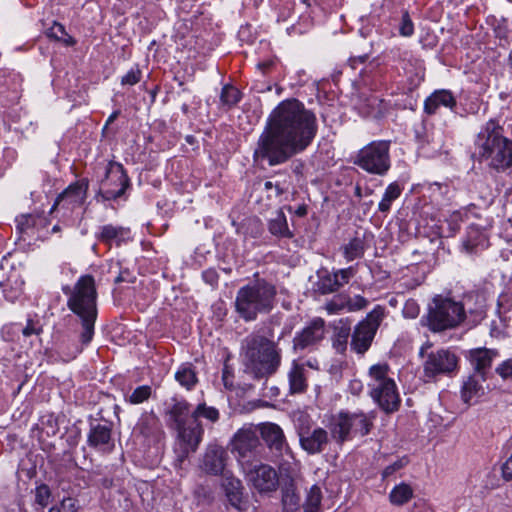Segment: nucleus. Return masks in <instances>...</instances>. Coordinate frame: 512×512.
<instances>
[{
  "mask_svg": "<svg viewBox=\"0 0 512 512\" xmlns=\"http://www.w3.org/2000/svg\"><path fill=\"white\" fill-rule=\"evenodd\" d=\"M229 503L239 511L246 510L247 502L243 499V486L239 479L224 475L221 484Z\"/></svg>",
  "mask_w": 512,
  "mask_h": 512,
  "instance_id": "b1692460",
  "label": "nucleus"
},
{
  "mask_svg": "<svg viewBox=\"0 0 512 512\" xmlns=\"http://www.w3.org/2000/svg\"><path fill=\"white\" fill-rule=\"evenodd\" d=\"M404 190V185L398 181L390 183L382 196L381 201L378 204V210L382 214H387L391 210V206L395 200H397Z\"/></svg>",
  "mask_w": 512,
  "mask_h": 512,
  "instance_id": "72a5a7b5",
  "label": "nucleus"
},
{
  "mask_svg": "<svg viewBox=\"0 0 512 512\" xmlns=\"http://www.w3.org/2000/svg\"><path fill=\"white\" fill-rule=\"evenodd\" d=\"M175 380L186 390L190 391L198 384L196 367L190 363H182L175 372Z\"/></svg>",
  "mask_w": 512,
  "mask_h": 512,
  "instance_id": "7c9ffc66",
  "label": "nucleus"
},
{
  "mask_svg": "<svg viewBox=\"0 0 512 512\" xmlns=\"http://www.w3.org/2000/svg\"><path fill=\"white\" fill-rule=\"evenodd\" d=\"M355 412L340 411L330 421L332 438L338 445L355 438Z\"/></svg>",
  "mask_w": 512,
  "mask_h": 512,
  "instance_id": "f3484780",
  "label": "nucleus"
},
{
  "mask_svg": "<svg viewBox=\"0 0 512 512\" xmlns=\"http://www.w3.org/2000/svg\"><path fill=\"white\" fill-rule=\"evenodd\" d=\"M389 150L390 141H372L358 151L353 163L369 174L383 176L391 167Z\"/></svg>",
  "mask_w": 512,
  "mask_h": 512,
  "instance_id": "9d476101",
  "label": "nucleus"
},
{
  "mask_svg": "<svg viewBox=\"0 0 512 512\" xmlns=\"http://www.w3.org/2000/svg\"><path fill=\"white\" fill-rule=\"evenodd\" d=\"M402 312L405 318L415 319L419 315L420 307L415 300L410 299L406 301Z\"/></svg>",
  "mask_w": 512,
  "mask_h": 512,
  "instance_id": "4d7b16f0",
  "label": "nucleus"
},
{
  "mask_svg": "<svg viewBox=\"0 0 512 512\" xmlns=\"http://www.w3.org/2000/svg\"><path fill=\"white\" fill-rule=\"evenodd\" d=\"M242 92L232 84H225L220 92V108L229 111L237 106L242 99Z\"/></svg>",
  "mask_w": 512,
  "mask_h": 512,
  "instance_id": "f704fd0d",
  "label": "nucleus"
},
{
  "mask_svg": "<svg viewBox=\"0 0 512 512\" xmlns=\"http://www.w3.org/2000/svg\"><path fill=\"white\" fill-rule=\"evenodd\" d=\"M385 317L386 308L382 305H376L364 319L354 326L350 341L352 352L360 357L368 352Z\"/></svg>",
  "mask_w": 512,
  "mask_h": 512,
  "instance_id": "1a4fd4ad",
  "label": "nucleus"
},
{
  "mask_svg": "<svg viewBox=\"0 0 512 512\" xmlns=\"http://www.w3.org/2000/svg\"><path fill=\"white\" fill-rule=\"evenodd\" d=\"M441 107L456 112L457 100L452 91L448 89H438L432 92L425 100L423 112L428 116L438 113Z\"/></svg>",
  "mask_w": 512,
  "mask_h": 512,
  "instance_id": "aec40b11",
  "label": "nucleus"
},
{
  "mask_svg": "<svg viewBox=\"0 0 512 512\" xmlns=\"http://www.w3.org/2000/svg\"><path fill=\"white\" fill-rule=\"evenodd\" d=\"M367 378L368 394L374 403L386 414L397 412L401 397L389 364L382 362L370 366Z\"/></svg>",
  "mask_w": 512,
  "mask_h": 512,
  "instance_id": "423d86ee",
  "label": "nucleus"
},
{
  "mask_svg": "<svg viewBox=\"0 0 512 512\" xmlns=\"http://www.w3.org/2000/svg\"><path fill=\"white\" fill-rule=\"evenodd\" d=\"M233 378L234 375L232 373L231 368L227 364H225L222 371V381L225 388L229 390H232L234 388Z\"/></svg>",
  "mask_w": 512,
  "mask_h": 512,
  "instance_id": "e2e57ef3",
  "label": "nucleus"
},
{
  "mask_svg": "<svg viewBox=\"0 0 512 512\" xmlns=\"http://www.w3.org/2000/svg\"><path fill=\"white\" fill-rule=\"evenodd\" d=\"M62 292L67 297L68 309L79 319L82 328L79 335L80 345H74L73 351L69 354L75 358L94 337L98 316V292L95 279L90 274L81 275L73 286H63Z\"/></svg>",
  "mask_w": 512,
  "mask_h": 512,
  "instance_id": "f03ea898",
  "label": "nucleus"
},
{
  "mask_svg": "<svg viewBox=\"0 0 512 512\" xmlns=\"http://www.w3.org/2000/svg\"><path fill=\"white\" fill-rule=\"evenodd\" d=\"M325 309L328 314H337L340 311L347 310L346 295H336L325 305Z\"/></svg>",
  "mask_w": 512,
  "mask_h": 512,
  "instance_id": "de8ad7c7",
  "label": "nucleus"
},
{
  "mask_svg": "<svg viewBox=\"0 0 512 512\" xmlns=\"http://www.w3.org/2000/svg\"><path fill=\"white\" fill-rule=\"evenodd\" d=\"M276 62L273 59H266L257 64L258 70L262 73V75H268L275 68Z\"/></svg>",
  "mask_w": 512,
  "mask_h": 512,
  "instance_id": "774afa93",
  "label": "nucleus"
},
{
  "mask_svg": "<svg viewBox=\"0 0 512 512\" xmlns=\"http://www.w3.org/2000/svg\"><path fill=\"white\" fill-rule=\"evenodd\" d=\"M131 437L134 445L151 448L163 444L165 433L156 414L145 412L134 426Z\"/></svg>",
  "mask_w": 512,
  "mask_h": 512,
  "instance_id": "f8f14e48",
  "label": "nucleus"
},
{
  "mask_svg": "<svg viewBox=\"0 0 512 512\" xmlns=\"http://www.w3.org/2000/svg\"><path fill=\"white\" fill-rule=\"evenodd\" d=\"M16 228L21 234L30 237L49 226V219L44 213L21 214L16 217Z\"/></svg>",
  "mask_w": 512,
  "mask_h": 512,
  "instance_id": "5701e85b",
  "label": "nucleus"
},
{
  "mask_svg": "<svg viewBox=\"0 0 512 512\" xmlns=\"http://www.w3.org/2000/svg\"><path fill=\"white\" fill-rule=\"evenodd\" d=\"M289 393L291 395L303 394L308 389L306 370L303 364L293 360L288 372Z\"/></svg>",
  "mask_w": 512,
  "mask_h": 512,
  "instance_id": "cd10ccee",
  "label": "nucleus"
},
{
  "mask_svg": "<svg viewBox=\"0 0 512 512\" xmlns=\"http://www.w3.org/2000/svg\"><path fill=\"white\" fill-rule=\"evenodd\" d=\"M52 493L46 484H41L35 489V503L43 510L49 503Z\"/></svg>",
  "mask_w": 512,
  "mask_h": 512,
  "instance_id": "49530a36",
  "label": "nucleus"
},
{
  "mask_svg": "<svg viewBox=\"0 0 512 512\" xmlns=\"http://www.w3.org/2000/svg\"><path fill=\"white\" fill-rule=\"evenodd\" d=\"M300 443L302 448H321L328 442V432L323 428H316L312 433H300Z\"/></svg>",
  "mask_w": 512,
  "mask_h": 512,
  "instance_id": "ea45409f",
  "label": "nucleus"
},
{
  "mask_svg": "<svg viewBox=\"0 0 512 512\" xmlns=\"http://www.w3.org/2000/svg\"><path fill=\"white\" fill-rule=\"evenodd\" d=\"M219 411L212 406H207L205 402L199 403L196 408L191 412V419L193 423H200V419L204 418L211 423H215L219 420Z\"/></svg>",
  "mask_w": 512,
  "mask_h": 512,
  "instance_id": "79ce46f5",
  "label": "nucleus"
},
{
  "mask_svg": "<svg viewBox=\"0 0 512 512\" xmlns=\"http://www.w3.org/2000/svg\"><path fill=\"white\" fill-rule=\"evenodd\" d=\"M339 289L337 276H334L333 274L322 276L318 282V290L321 294H330L338 291Z\"/></svg>",
  "mask_w": 512,
  "mask_h": 512,
  "instance_id": "a18cd8bd",
  "label": "nucleus"
},
{
  "mask_svg": "<svg viewBox=\"0 0 512 512\" xmlns=\"http://www.w3.org/2000/svg\"><path fill=\"white\" fill-rule=\"evenodd\" d=\"M495 372L503 379V380H511L512 381V358L503 361L499 364Z\"/></svg>",
  "mask_w": 512,
  "mask_h": 512,
  "instance_id": "5fc2aeb1",
  "label": "nucleus"
},
{
  "mask_svg": "<svg viewBox=\"0 0 512 512\" xmlns=\"http://www.w3.org/2000/svg\"><path fill=\"white\" fill-rule=\"evenodd\" d=\"M399 33L403 37H410L414 34V24L407 10L402 13Z\"/></svg>",
  "mask_w": 512,
  "mask_h": 512,
  "instance_id": "3c124183",
  "label": "nucleus"
},
{
  "mask_svg": "<svg viewBox=\"0 0 512 512\" xmlns=\"http://www.w3.org/2000/svg\"><path fill=\"white\" fill-rule=\"evenodd\" d=\"M474 146L478 161H486L491 169L500 173L512 168V139L504 136V128L496 119L481 127Z\"/></svg>",
  "mask_w": 512,
  "mask_h": 512,
  "instance_id": "20e7f679",
  "label": "nucleus"
},
{
  "mask_svg": "<svg viewBox=\"0 0 512 512\" xmlns=\"http://www.w3.org/2000/svg\"><path fill=\"white\" fill-rule=\"evenodd\" d=\"M264 189L268 192V197H278L283 194V189L280 187L278 183L274 184L271 181H266L264 183Z\"/></svg>",
  "mask_w": 512,
  "mask_h": 512,
  "instance_id": "69168bd1",
  "label": "nucleus"
},
{
  "mask_svg": "<svg viewBox=\"0 0 512 512\" xmlns=\"http://www.w3.org/2000/svg\"><path fill=\"white\" fill-rule=\"evenodd\" d=\"M113 423L105 421L104 423H91L88 433V443L97 447L101 445H109L112 440Z\"/></svg>",
  "mask_w": 512,
  "mask_h": 512,
  "instance_id": "c85d7f7f",
  "label": "nucleus"
},
{
  "mask_svg": "<svg viewBox=\"0 0 512 512\" xmlns=\"http://www.w3.org/2000/svg\"><path fill=\"white\" fill-rule=\"evenodd\" d=\"M136 281V276L128 269H121L118 276L115 278L114 282L116 284L119 283H134Z\"/></svg>",
  "mask_w": 512,
  "mask_h": 512,
  "instance_id": "052dcab7",
  "label": "nucleus"
},
{
  "mask_svg": "<svg viewBox=\"0 0 512 512\" xmlns=\"http://www.w3.org/2000/svg\"><path fill=\"white\" fill-rule=\"evenodd\" d=\"M500 487V479L495 472H489L484 480V488L494 490Z\"/></svg>",
  "mask_w": 512,
  "mask_h": 512,
  "instance_id": "680f3d73",
  "label": "nucleus"
},
{
  "mask_svg": "<svg viewBox=\"0 0 512 512\" xmlns=\"http://www.w3.org/2000/svg\"><path fill=\"white\" fill-rule=\"evenodd\" d=\"M334 276H337V280L339 282V288L347 284L350 279L355 275V270L352 266L344 269H339L333 273Z\"/></svg>",
  "mask_w": 512,
  "mask_h": 512,
  "instance_id": "6e6d98bb",
  "label": "nucleus"
},
{
  "mask_svg": "<svg viewBox=\"0 0 512 512\" xmlns=\"http://www.w3.org/2000/svg\"><path fill=\"white\" fill-rule=\"evenodd\" d=\"M130 178L124 166L111 160L105 168V176L99 183V189L95 195L97 201H115L125 196L130 188Z\"/></svg>",
  "mask_w": 512,
  "mask_h": 512,
  "instance_id": "9b49d317",
  "label": "nucleus"
},
{
  "mask_svg": "<svg viewBox=\"0 0 512 512\" xmlns=\"http://www.w3.org/2000/svg\"><path fill=\"white\" fill-rule=\"evenodd\" d=\"M269 232L280 238H292L293 232L289 229L287 219L283 211H278L276 217L271 219L268 223Z\"/></svg>",
  "mask_w": 512,
  "mask_h": 512,
  "instance_id": "e433bc0d",
  "label": "nucleus"
},
{
  "mask_svg": "<svg viewBox=\"0 0 512 512\" xmlns=\"http://www.w3.org/2000/svg\"><path fill=\"white\" fill-rule=\"evenodd\" d=\"M463 221V214L461 211H454L447 218L446 222L448 225L447 237H452L460 230L461 222Z\"/></svg>",
  "mask_w": 512,
  "mask_h": 512,
  "instance_id": "8fccbe9b",
  "label": "nucleus"
},
{
  "mask_svg": "<svg viewBox=\"0 0 512 512\" xmlns=\"http://www.w3.org/2000/svg\"><path fill=\"white\" fill-rule=\"evenodd\" d=\"M282 332L277 341L273 338V329H268L266 334L259 331L249 334L242 344V350L247 369L256 379L268 378L274 375L282 363V349L279 341L284 337Z\"/></svg>",
  "mask_w": 512,
  "mask_h": 512,
  "instance_id": "7ed1b4c3",
  "label": "nucleus"
},
{
  "mask_svg": "<svg viewBox=\"0 0 512 512\" xmlns=\"http://www.w3.org/2000/svg\"><path fill=\"white\" fill-rule=\"evenodd\" d=\"M259 434L268 448H283L285 436L280 426L264 423L259 426Z\"/></svg>",
  "mask_w": 512,
  "mask_h": 512,
  "instance_id": "c756f323",
  "label": "nucleus"
},
{
  "mask_svg": "<svg viewBox=\"0 0 512 512\" xmlns=\"http://www.w3.org/2000/svg\"><path fill=\"white\" fill-rule=\"evenodd\" d=\"M346 300H347V311H349V312L363 310L369 304V301L361 295H356L353 298L346 296Z\"/></svg>",
  "mask_w": 512,
  "mask_h": 512,
  "instance_id": "603ef678",
  "label": "nucleus"
},
{
  "mask_svg": "<svg viewBox=\"0 0 512 512\" xmlns=\"http://www.w3.org/2000/svg\"><path fill=\"white\" fill-rule=\"evenodd\" d=\"M259 428L253 424L244 425L232 438V448H257L259 444Z\"/></svg>",
  "mask_w": 512,
  "mask_h": 512,
  "instance_id": "bb28decb",
  "label": "nucleus"
},
{
  "mask_svg": "<svg viewBox=\"0 0 512 512\" xmlns=\"http://www.w3.org/2000/svg\"><path fill=\"white\" fill-rule=\"evenodd\" d=\"M351 333V322L348 318L340 319L334 326L331 341L333 349L338 354L344 355L346 353Z\"/></svg>",
  "mask_w": 512,
  "mask_h": 512,
  "instance_id": "a878e982",
  "label": "nucleus"
},
{
  "mask_svg": "<svg viewBox=\"0 0 512 512\" xmlns=\"http://www.w3.org/2000/svg\"><path fill=\"white\" fill-rule=\"evenodd\" d=\"M277 288L265 278L254 274V280L237 291L235 312L245 322H252L259 314L270 313L276 304Z\"/></svg>",
  "mask_w": 512,
  "mask_h": 512,
  "instance_id": "39448f33",
  "label": "nucleus"
},
{
  "mask_svg": "<svg viewBox=\"0 0 512 512\" xmlns=\"http://www.w3.org/2000/svg\"><path fill=\"white\" fill-rule=\"evenodd\" d=\"M457 355L449 349L430 352L423 363V374L428 380L453 373L458 366Z\"/></svg>",
  "mask_w": 512,
  "mask_h": 512,
  "instance_id": "4468645a",
  "label": "nucleus"
},
{
  "mask_svg": "<svg viewBox=\"0 0 512 512\" xmlns=\"http://www.w3.org/2000/svg\"><path fill=\"white\" fill-rule=\"evenodd\" d=\"M501 473L505 481L512 480V454L501 465Z\"/></svg>",
  "mask_w": 512,
  "mask_h": 512,
  "instance_id": "338daca9",
  "label": "nucleus"
},
{
  "mask_svg": "<svg viewBox=\"0 0 512 512\" xmlns=\"http://www.w3.org/2000/svg\"><path fill=\"white\" fill-rule=\"evenodd\" d=\"M489 293L485 288H475L463 294L458 304L462 306L464 325L473 328L487 316Z\"/></svg>",
  "mask_w": 512,
  "mask_h": 512,
  "instance_id": "ddd939ff",
  "label": "nucleus"
},
{
  "mask_svg": "<svg viewBox=\"0 0 512 512\" xmlns=\"http://www.w3.org/2000/svg\"><path fill=\"white\" fill-rule=\"evenodd\" d=\"M414 496V490L410 484L401 482L396 485L389 493V501L392 505L403 506Z\"/></svg>",
  "mask_w": 512,
  "mask_h": 512,
  "instance_id": "4c0bfd02",
  "label": "nucleus"
},
{
  "mask_svg": "<svg viewBox=\"0 0 512 512\" xmlns=\"http://www.w3.org/2000/svg\"><path fill=\"white\" fill-rule=\"evenodd\" d=\"M88 187L89 181L85 178L71 183L57 196L51 212L62 210L65 216L73 213L76 209H80L86 200Z\"/></svg>",
  "mask_w": 512,
  "mask_h": 512,
  "instance_id": "2eb2a0df",
  "label": "nucleus"
},
{
  "mask_svg": "<svg viewBox=\"0 0 512 512\" xmlns=\"http://www.w3.org/2000/svg\"><path fill=\"white\" fill-rule=\"evenodd\" d=\"M375 418V411H370L369 413H364L363 411L355 412V437L368 435L374 426Z\"/></svg>",
  "mask_w": 512,
  "mask_h": 512,
  "instance_id": "58836bf2",
  "label": "nucleus"
},
{
  "mask_svg": "<svg viewBox=\"0 0 512 512\" xmlns=\"http://www.w3.org/2000/svg\"><path fill=\"white\" fill-rule=\"evenodd\" d=\"M512 307L511 300L508 295H500L497 301V313L502 319L503 315L510 311Z\"/></svg>",
  "mask_w": 512,
  "mask_h": 512,
  "instance_id": "13d9d810",
  "label": "nucleus"
},
{
  "mask_svg": "<svg viewBox=\"0 0 512 512\" xmlns=\"http://www.w3.org/2000/svg\"><path fill=\"white\" fill-rule=\"evenodd\" d=\"M142 77V72L138 65L131 68L122 78H121V84L122 85H135L137 84Z\"/></svg>",
  "mask_w": 512,
  "mask_h": 512,
  "instance_id": "864d4df0",
  "label": "nucleus"
},
{
  "mask_svg": "<svg viewBox=\"0 0 512 512\" xmlns=\"http://www.w3.org/2000/svg\"><path fill=\"white\" fill-rule=\"evenodd\" d=\"M95 238L98 242L109 247H111L112 244L120 246L131 240V230L123 226L106 224L98 228V231L95 233Z\"/></svg>",
  "mask_w": 512,
  "mask_h": 512,
  "instance_id": "4be33fe9",
  "label": "nucleus"
},
{
  "mask_svg": "<svg viewBox=\"0 0 512 512\" xmlns=\"http://www.w3.org/2000/svg\"><path fill=\"white\" fill-rule=\"evenodd\" d=\"M373 235L368 231L356 230L353 237L340 247V251L346 261L351 262L364 256L370 247L369 242Z\"/></svg>",
  "mask_w": 512,
  "mask_h": 512,
  "instance_id": "6ab92c4d",
  "label": "nucleus"
},
{
  "mask_svg": "<svg viewBox=\"0 0 512 512\" xmlns=\"http://www.w3.org/2000/svg\"><path fill=\"white\" fill-rule=\"evenodd\" d=\"M190 403L183 397L174 396L165 410L167 424L176 430L177 437L181 443L196 448L203 435L201 423H193V419L188 422V416H191Z\"/></svg>",
  "mask_w": 512,
  "mask_h": 512,
  "instance_id": "0eeeda50",
  "label": "nucleus"
},
{
  "mask_svg": "<svg viewBox=\"0 0 512 512\" xmlns=\"http://www.w3.org/2000/svg\"><path fill=\"white\" fill-rule=\"evenodd\" d=\"M58 429L59 428H58L57 421L53 417V415L47 416L46 419H45V417H43L41 419L40 427H38L36 430L38 433L39 441L44 446L43 448H54L55 447V444L45 442L44 434L47 437H49L51 435H55L58 432Z\"/></svg>",
  "mask_w": 512,
  "mask_h": 512,
  "instance_id": "a19ab883",
  "label": "nucleus"
},
{
  "mask_svg": "<svg viewBox=\"0 0 512 512\" xmlns=\"http://www.w3.org/2000/svg\"><path fill=\"white\" fill-rule=\"evenodd\" d=\"M10 330H15L14 332L16 334L22 333L25 337L39 335L42 332V329L37 327L32 319H28L25 327H22L20 324L16 323L3 326L1 333L5 341H14V337L10 336Z\"/></svg>",
  "mask_w": 512,
  "mask_h": 512,
  "instance_id": "c9c22d12",
  "label": "nucleus"
},
{
  "mask_svg": "<svg viewBox=\"0 0 512 512\" xmlns=\"http://www.w3.org/2000/svg\"><path fill=\"white\" fill-rule=\"evenodd\" d=\"M202 467L208 473H222L225 467V450H207Z\"/></svg>",
  "mask_w": 512,
  "mask_h": 512,
  "instance_id": "473e14b6",
  "label": "nucleus"
},
{
  "mask_svg": "<svg viewBox=\"0 0 512 512\" xmlns=\"http://www.w3.org/2000/svg\"><path fill=\"white\" fill-rule=\"evenodd\" d=\"M488 246V239L482 229L476 225L467 228L462 240V250L468 254H478Z\"/></svg>",
  "mask_w": 512,
  "mask_h": 512,
  "instance_id": "393cba45",
  "label": "nucleus"
},
{
  "mask_svg": "<svg viewBox=\"0 0 512 512\" xmlns=\"http://www.w3.org/2000/svg\"><path fill=\"white\" fill-rule=\"evenodd\" d=\"M322 492L317 485H313L303 504L304 512H321Z\"/></svg>",
  "mask_w": 512,
  "mask_h": 512,
  "instance_id": "37998d69",
  "label": "nucleus"
},
{
  "mask_svg": "<svg viewBox=\"0 0 512 512\" xmlns=\"http://www.w3.org/2000/svg\"><path fill=\"white\" fill-rule=\"evenodd\" d=\"M248 479L253 487L260 493L275 491L278 487V474L269 465L261 464L255 466L248 472Z\"/></svg>",
  "mask_w": 512,
  "mask_h": 512,
  "instance_id": "a211bd4d",
  "label": "nucleus"
},
{
  "mask_svg": "<svg viewBox=\"0 0 512 512\" xmlns=\"http://www.w3.org/2000/svg\"><path fill=\"white\" fill-rule=\"evenodd\" d=\"M325 337V321L320 317L312 319L307 326L298 331L292 340L295 353L314 351Z\"/></svg>",
  "mask_w": 512,
  "mask_h": 512,
  "instance_id": "dca6fc26",
  "label": "nucleus"
},
{
  "mask_svg": "<svg viewBox=\"0 0 512 512\" xmlns=\"http://www.w3.org/2000/svg\"><path fill=\"white\" fill-rule=\"evenodd\" d=\"M481 382L483 381L476 374L470 375L467 380L464 381L461 388V398L466 404H470L472 400L478 399L484 394Z\"/></svg>",
  "mask_w": 512,
  "mask_h": 512,
  "instance_id": "2f4dec72",
  "label": "nucleus"
},
{
  "mask_svg": "<svg viewBox=\"0 0 512 512\" xmlns=\"http://www.w3.org/2000/svg\"><path fill=\"white\" fill-rule=\"evenodd\" d=\"M497 356V350L481 347L471 349L468 353V360L473 367L474 374L478 375L482 381H485L487 372L490 370L492 362Z\"/></svg>",
  "mask_w": 512,
  "mask_h": 512,
  "instance_id": "412c9836",
  "label": "nucleus"
},
{
  "mask_svg": "<svg viewBox=\"0 0 512 512\" xmlns=\"http://www.w3.org/2000/svg\"><path fill=\"white\" fill-rule=\"evenodd\" d=\"M47 34L50 38H54V39L60 41L63 39V37L65 35H67V32L65 30V27L62 24H60L58 22H54L52 27L49 28Z\"/></svg>",
  "mask_w": 512,
  "mask_h": 512,
  "instance_id": "bf43d9fd",
  "label": "nucleus"
},
{
  "mask_svg": "<svg viewBox=\"0 0 512 512\" xmlns=\"http://www.w3.org/2000/svg\"><path fill=\"white\" fill-rule=\"evenodd\" d=\"M151 394V386L142 385L138 386L125 400L130 404L137 405L147 401L151 397Z\"/></svg>",
  "mask_w": 512,
  "mask_h": 512,
  "instance_id": "c03bdc74",
  "label": "nucleus"
},
{
  "mask_svg": "<svg viewBox=\"0 0 512 512\" xmlns=\"http://www.w3.org/2000/svg\"><path fill=\"white\" fill-rule=\"evenodd\" d=\"M409 462H410V460H409L408 456H406V455L397 458L394 462H392L391 464H389L388 466L385 467V469L382 472L383 479H386V478L392 476L397 471L403 469L404 467H406L408 465Z\"/></svg>",
  "mask_w": 512,
  "mask_h": 512,
  "instance_id": "09e8293b",
  "label": "nucleus"
},
{
  "mask_svg": "<svg viewBox=\"0 0 512 512\" xmlns=\"http://www.w3.org/2000/svg\"><path fill=\"white\" fill-rule=\"evenodd\" d=\"M81 439V434L78 428L72 427L66 433V442L69 446L78 445L79 440Z\"/></svg>",
  "mask_w": 512,
  "mask_h": 512,
  "instance_id": "0e129e2a",
  "label": "nucleus"
},
{
  "mask_svg": "<svg viewBox=\"0 0 512 512\" xmlns=\"http://www.w3.org/2000/svg\"><path fill=\"white\" fill-rule=\"evenodd\" d=\"M318 133L316 114L296 98L286 99L269 115L253 151L256 164L276 166L304 152Z\"/></svg>",
  "mask_w": 512,
  "mask_h": 512,
  "instance_id": "f257e3e1",
  "label": "nucleus"
},
{
  "mask_svg": "<svg viewBox=\"0 0 512 512\" xmlns=\"http://www.w3.org/2000/svg\"><path fill=\"white\" fill-rule=\"evenodd\" d=\"M431 332L441 333L464 324L462 306L452 298L435 296L428 305L427 314L422 318Z\"/></svg>",
  "mask_w": 512,
  "mask_h": 512,
  "instance_id": "6e6552de",
  "label": "nucleus"
}]
</instances>
